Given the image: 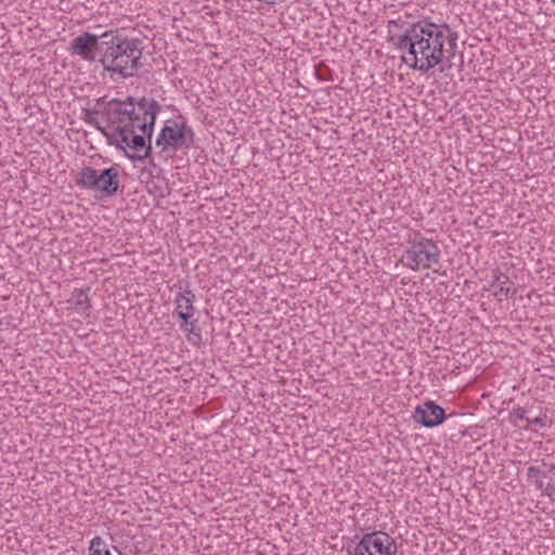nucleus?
Returning <instances> with one entry per match:
<instances>
[{
    "label": "nucleus",
    "instance_id": "f257e3e1",
    "mask_svg": "<svg viewBox=\"0 0 555 555\" xmlns=\"http://www.w3.org/2000/svg\"><path fill=\"white\" fill-rule=\"evenodd\" d=\"M399 26L397 21L388 23V41L403 52L401 59L408 66L426 74L446 60L451 67L459 36L448 24L417 22L397 34Z\"/></svg>",
    "mask_w": 555,
    "mask_h": 555
},
{
    "label": "nucleus",
    "instance_id": "f03ea898",
    "mask_svg": "<svg viewBox=\"0 0 555 555\" xmlns=\"http://www.w3.org/2000/svg\"><path fill=\"white\" fill-rule=\"evenodd\" d=\"M162 106L154 99L127 96L126 99H112L107 102L104 112L106 127L114 128V138L116 147L125 151V145L134 151L144 150L143 155H130L127 157L132 160H144L151 156V138L154 132V126L157 114Z\"/></svg>",
    "mask_w": 555,
    "mask_h": 555
},
{
    "label": "nucleus",
    "instance_id": "7ed1b4c3",
    "mask_svg": "<svg viewBox=\"0 0 555 555\" xmlns=\"http://www.w3.org/2000/svg\"><path fill=\"white\" fill-rule=\"evenodd\" d=\"M105 49L99 62L112 78L127 79L137 75L141 66L142 40L120 35L117 30L102 34Z\"/></svg>",
    "mask_w": 555,
    "mask_h": 555
},
{
    "label": "nucleus",
    "instance_id": "20e7f679",
    "mask_svg": "<svg viewBox=\"0 0 555 555\" xmlns=\"http://www.w3.org/2000/svg\"><path fill=\"white\" fill-rule=\"evenodd\" d=\"M441 251L438 244L431 238L415 234L408 241L401 261L413 271L429 269L438 264Z\"/></svg>",
    "mask_w": 555,
    "mask_h": 555
},
{
    "label": "nucleus",
    "instance_id": "39448f33",
    "mask_svg": "<svg viewBox=\"0 0 555 555\" xmlns=\"http://www.w3.org/2000/svg\"><path fill=\"white\" fill-rule=\"evenodd\" d=\"M76 182L81 189L100 192L111 197L114 196L119 189V170L115 166L104 170L83 167Z\"/></svg>",
    "mask_w": 555,
    "mask_h": 555
},
{
    "label": "nucleus",
    "instance_id": "423d86ee",
    "mask_svg": "<svg viewBox=\"0 0 555 555\" xmlns=\"http://www.w3.org/2000/svg\"><path fill=\"white\" fill-rule=\"evenodd\" d=\"M193 143L194 132L192 128L175 120H167L156 139V145L162 146L163 151L189 149Z\"/></svg>",
    "mask_w": 555,
    "mask_h": 555
},
{
    "label": "nucleus",
    "instance_id": "0eeeda50",
    "mask_svg": "<svg viewBox=\"0 0 555 555\" xmlns=\"http://www.w3.org/2000/svg\"><path fill=\"white\" fill-rule=\"evenodd\" d=\"M396 541L388 533L374 531L362 535L357 543L353 555H397Z\"/></svg>",
    "mask_w": 555,
    "mask_h": 555
},
{
    "label": "nucleus",
    "instance_id": "6e6552de",
    "mask_svg": "<svg viewBox=\"0 0 555 555\" xmlns=\"http://www.w3.org/2000/svg\"><path fill=\"white\" fill-rule=\"evenodd\" d=\"M104 49L105 43H103L102 35H94L88 31L74 38L70 43L72 53L88 62L95 61V50L102 55Z\"/></svg>",
    "mask_w": 555,
    "mask_h": 555
},
{
    "label": "nucleus",
    "instance_id": "1a4fd4ad",
    "mask_svg": "<svg viewBox=\"0 0 555 555\" xmlns=\"http://www.w3.org/2000/svg\"><path fill=\"white\" fill-rule=\"evenodd\" d=\"M446 418L444 410L434 401L417 405L414 413L415 422L427 428L440 425Z\"/></svg>",
    "mask_w": 555,
    "mask_h": 555
},
{
    "label": "nucleus",
    "instance_id": "9d476101",
    "mask_svg": "<svg viewBox=\"0 0 555 555\" xmlns=\"http://www.w3.org/2000/svg\"><path fill=\"white\" fill-rule=\"evenodd\" d=\"M108 101L105 100V98H100L96 101V106L93 109H85V117L83 120L96 128L104 137L107 138L108 142L112 144L114 135L106 131V127H103L99 116L101 115L104 118V112L103 108L107 104Z\"/></svg>",
    "mask_w": 555,
    "mask_h": 555
},
{
    "label": "nucleus",
    "instance_id": "9b49d317",
    "mask_svg": "<svg viewBox=\"0 0 555 555\" xmlns=\"http://www.w3.org/2000/svg\"><path fill=\"white\" fill-rule=\"evenodd\" d=\"M491 287L494 289L493 296L499 301H503L516 293L514 283L509 280L507 275L503 273H500L494 276V281L491 283Z\"/></svg>",
    "mask_w": 555,
    "mask_h": 555
},
{
    "label": "nucleus",
    "instance_id": "f8f14e48",
    "mask_svg": "<svg viewBox=\"0 0 555 555\" xmlns=\"http://www.w3.org/2000/svg\"><path fill=\"white\" fill-rule=\"evenodd\" d=\"M195 301V294L191 289H184L177 294L175 298L176 304V313L179 312H190L195 313V307L193 306Z\"/></svg>",
    "mask_w": 555,
    "mask_h": 555
},
{
    "label": "nucleus",
    "instance_id": "ddd939ff",
    "mask_svg": "<svg viewBox=\"0 0 555 555\" xmlns=\"http://www.w3.org/2000/svg\"><path fill=\"white\" fill-rule=\"evenodd\" d=\"M196 319H191L180 324V328L186 334L188 340L194 346H198L202 343V335L199 330L196 328Z\"/></svg>",
    "mask_w": 555,
    "mask_h": 555
},
{
    "label": "nucleus",
    "instance_id": "4468645a",
    "mask_svg": "<svg viewBox=\"0 0 555 555\" xmlns=\"http://www.w3.org/2000/svg\"><path fill=\"white\" fill-rule=\"evenodd\" d=\"M89 555H112L107 544L101 537H94L89 546Z\"/></svg>",
    "mask_w": 555,
    "mask_h": 555
},
{
    "label": "nucleus",
    "instance_id": "2eb2a0df",
    "mask_svg": "<svg viewBox=\"0 0 555 555\" xmlns=\"http://www.w3.org/2000/svg\"><path fill=\"white\" fill-rule=\"evenodd\" d=\"M530 415H527L526 417V422H527V426L524 427L525 429L527 430H533L530 425H534V426H538L540 428H544L547 426V417H546V414H542L540 413L539 415H533V413H529Z\"/></svg>",
    "mask_w": 555,
    "mask_h": 555
},
{
    "label": "nucleus",
    "instance_id": "dca6fc26",
    "mask_svg": "<svg viewBox=\"0 0 555 555\" xmlns=\"http://www.w3.org/2000/svg\"><path fill=\"white\" fill-rule=\"evenodd\" d=\"M76 297L75 305L81 309H88L90 307L89 297L87 292L83 289H76L74 293Z\"/></svg>",
    "mask_w": 555,
    "mask_h": 555
},
{
    "label": "nucleus",
    "instance_id": "f3484780",
    "mask_svg": "<svg viewBox=\"0 0 555 555\" xmlns=\"http://www.w3.org/2000/svg\"><path fill=\"white\" fill-rule=\"evenodd\" d=\"M528 413H531V410H526L525 408L518 406L511 412L509 420L515 426H518L517 421H526Z\"/></svg>",
    "mask_w": 555,
    "mask_h": 555
},
{
    "label": "nucleus",
    "instance_id": "a211bd4d",
    "mask_svg": "<svg viewBox=\"0 0 555 555\" xmlns=\"http://www.w3.org/2000/svg\"><path fill=\"white\" fill-rule=\"evenodd\" d=\"M527 476L529 479L535 482L538 489H542L543 481L540 479L542 473L537 466H529L527 469Z\"/></svg>",
    "mask_w": 555,
    "mask_h": 555
},
{
    "label": "nucleus",
    "instance_id": "6ab92c4d",
    "mask_svg": "<svg viewBox=\"0 0 555 555\" xmlns=\"http://www.w3.org/2000/svg\"><path fill=\"white\" fill-rule=\"evenodd\" d=\"M540 490L543 492V494L553 496L555 494V483H548L545 487L542 486V489Z\"/></svg>",
    "mask_w": 555,
    "mask_h": 555
},
{
    "label": "nucleus",
    "instance_id": "aec40b11",
    "mask_svg": "<svg viewBox=\"0 0 555 555\" xmlns=\"http://www.w3.org/2000/svg\"><path fill=\"white\" fill-rule=\"evenodd\" d=\"M195 313H190V312H179L177 313L178 318L182 320V322H186L189 320H191L193 317H194Z\"/></svg>",
    "mask_w": 555,
    "mask_h": 555
},
{
    "label": "nucleus",
    "instance_id": "412c9836",
    "mask_svg": "<svg viewBox=\"0 0 555 555\" xmlns=\"http://www.w3.org/2000/svg\"><path fill=\"white\" fill-rule=\"evenodd\" d=\"M440 275H443L446 276L447 275V272L446 271H442V272H438Z\"/></svg>",
    "mask_w": 555,
    "mask_h": 555
},
{
    "label": "nucleus",
    "instance_id": "4be33fe9",
    "mask_svg": "<svg viewBox=\"0 0 555 555\" xmlns=\"http://www.w3.org/2000/svg\"><path fill=\"white\" fill-rule=\"evenodd\" d=\"M552 2L555 4V0H552Z\"/></svg>",
    "mask_w": 555,
    "mask_h": 555
}]
</instances>
